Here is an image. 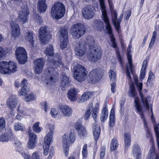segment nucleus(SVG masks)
Wrapping results in <instances>:
<instances>
[{"label": "nucleus", "mask_w": 159, "mask_h": 159, "mask_svg": "<svg viewBox=\"0 0 159 159\" xmlns=\"http://www.w3.org/2000/svg\"><path fill=\"white\" fill-rule=\"evenodd\" d=\"M44 52L46 56H49L48 57V65H53L54 68L50 67L46 69L43 78H44L46 84H52L57 81L58 79L59 75L57 68L62 64L61 58L60 55L58 53L53 57H52L54 54V52L53 46L51 45L48 46Z\"/></svg>", "instance_id": "obj_1"}, {"label": "nucleus", "mask_w": 159, "mask_h": 159, "mask_svg": "<svg viewBox=\"0 0 159 159\" xmlns=\"http://www.w3.org/2000/svg\"><path fill=\"white\" fill-rule=\"evenodd\" d=\"M86 39L87 44L89 48L86 54L87 57L90 61L96 62L101 58L102 51L100 47L94 46L95 42L92 36H88Z\"/></svg>", "instance_id": "obj_2"}, {"label": "nucleus", "mask_w": 159, "mask_h": 159, "mask_svg": "<svg viewBox=\"0 0 159 159\" xmlns=\"http://www.w3.org/2000/svg\"><path fill=\"white\" fill-rule=\"evenodd\" d=\"M129 96L135 98L134 100V107L136 112L141 116V119H144L143 113V111L142 107L140 102L139 98L136 97L137 93L133 85H130V89L128 92Z\"/></svg>", "instance_id": "obj_3"}, {"label": "nucleus", "mask_w": 159, "mask_h": 159, "mask_svg": "<svg viewBox=\"0 0 159 159\" xmlns=\"http://www.w3.org/2000/svg\"><path fill=\"white\" fill-rule=\"evenodd\" d=\"M65 8L64 5L60 2L54 4L52 8L51 14L54 19H59L63 16L65 13Z\"/></svg>", "instance_id": "obj_4"}, {"label": "nucleus", "mask_w": 159, "mask_h": 159, "mask_svg": "<svg viewBox=\"0 0 159 159\" xmlns=\"http://www.w3.org/2000/svg\"><path fill=\"white\" fill-rule=\"evenodd\" d=\"M74 77L79 82L84 80L87 78V72L83 66L77 64L73 68Z\"/></svg>", "instance_id": "obj_5"}, {"label": "nucleus", "mask_w": 159, "mask_h": 159, "mask_svg": "<svg viewBox=\"0 0 159 159\" xmlns=\"http://www.w3.org/2000/svg\"><path fill=\"white\" fill-rule=\"evenodd\" d=\"M16 63L13 61L0 62V73L4 74H10L16 70Z\"/></svg>", "instance_id": "obj_6"}, {"label": "nucleus", "mask_w": 159, "mask_h": 159, "mask_svg": "<svg viewBox=\"0 0 159 159\" xmlns=\"http://www.w3.org/2000/svg\"><path fill=\"white\" fill-rule=\"evenodd\" d=\"M76 136L75 133L71 131L68 137L66 134H64L62 137L63 148L65 155L67 157L68 154L70 143H73L75 140Z\"/></svg>", "instance_id": "obj_7"}, {"label": "nucleus", "mask_w": 159, "mask_h": 159, "mask_svg": "<svg viewBox=\"0 0 159 159\" xmlns=\"http://www.w3.org/2000/svg\"><path fill=\"white\" fill-rule=\"evenodd\" d=\"M70 30L73 37L75 39L83 35L86 32L84 25L81 23L74 25L72 26Z\"/></svg>", "instance_id": "obj_8"}, {"label": "nucleus", "mask_w": 159, "mask_h": 159, "mask_svg": "<svg viewBox=\"0 0 159 159\" xmlns=\"http://www.w3.org/2000/svg\"><path fill=\"white\" fill-rule=\"evenodd\" d=\"M15 54L19 63L21 64H25L27 60L26 51L23 47H19L16 49Z\"/></svg>", "instance_id": "obj_9"}, {"label": "nucleus", "mask_w": 159, "mask_h": 159, "mask_svg": "<svg viewBox=\"0 0 159 159\" xmlns=\"http://www.w3.org/2000/svg\"><path fill=\"white\" fill-rule=\"evenodd\" d=\"M60 33V48L61 49H64L66 48L68 43V29L66 27L61 28Z\"/></svg>", "instance_id": "obj_10"}, {"label": "nucleus", "mask_w": 159, "mask_h": 159, "mask_svg": "<svg viewBox=\"0 0 159 159\" xmlns=\"http://www.w3.org/2000/svg\"><path fill=\"white\" fill-rule=\"evenodd\" d=\"M39 39L41 43L43 45L48 43L51 36L47 30V27L44 26L41 27L39 30Z\"/></svg>", "instance_id": "obj_11"}, {"label": "nucleus", "mask_w": 159, "mask_h": 159, "mask_svg": "<svg viewBox=\"0 0 159 159\" xmlns=\"http://www.w3.org/2000/svg\"><path fill=\"white\" fill-rule=\"evenodd\" d=\"M102 72L98 69H93L89 74V82L92 84L99 81L102 78Z\"/></svg>", "instance_id": "obj_12"}, {"label": "nucleus", "mask_w": 159, "mask_h": 159, "mask_svg": "<svg viewBox=\"0 0 159 159\" xmlns=\"http://www.w3.org/2000/svg\"><path fill=\"white\" fill-rule=\"evenodd\" d=\"M83 17L86 20L93 18L95 15L94 8L92 6L87 5L82 10Z\"/></svg>", "instance_id": "obj_13"}, {"label": "nucleus", "mask_w": 159, "mask_h": 159, "mask_svg": "<svg viewBox=\"0 0 159 159\" xmlns=\"http://www.w3.org/2000/svg\"><path fill=\"white\" fill-rule=\"evenodd\" d=\"M53 134L48 133L44 138L43 148L44 149L43 153L45 156H47L48 155L50 145L53 142Z\"/></svg>", "instance_id": "obj_14"}, {"label": "nucleus", "mask_w": 159, "mask_h": 159, "mask_svg": "<svg viewBox=\"0 0 159 159\" xmlns=\"http://www.w3.org/2000/svg\"><path fill=\"white\" fill-rule=\"evenodd\" d=\"M86 50V44L83 40H81L75 47V54L77 56L82 57L85 53Z\"/></svg>", "instance_id": "obj_15"}, {"label": "nucleus", "mask_w": 159, "mask_h": 159, "mask_svg": "<svg viewBox=\"0 0 159 159\" xmlns=\"http://www.w3.org/2000/svg\"><path fill=\"white\" fill-rule=\"evenodd\" d=\"M131 49L127 48V57L128 61V63L127 64L126 68V72L128 79L130 80H131V77L130 75V72H132V58L131 55L130 53Z\"/></svg>", "instance_id": "obj_16"}, {"label": "nucleus", "mask_w": 159, "mask_h": 159, "mask_svg": "<svg viewBox=\"0 0 159 159\" xmlns=\"http://www.w3.org/2000/svg\"><path fill=\"white\" fill-rule=\"evenodd\" d=\"M34 71L37 74H40L42 71L45 62L42 58L37 59L34 62Z\"/></svg>", "instance_id": "obj_17"}, {"label": "nucleus", "mask_w": 159, "mask_h": 159, "mask_svg": "<svg viewBox=\"0 0 159 159\" xmlns=\"http://www.w3.org/2000/svg\"><path fill=\"white\" fill-rule=\"evenodd\" d=\"M16 19H12L10 23L11 27V34L15 38L18 37L20 35V29L18 25L15 22Z\"/></svg>", "instance_id": "obj_18"}, {"label": "nucleus", "mask_w": 159, "mask_h": 159, "mask_svg": "<svg viewBox=\"0 0 159 159\" xmlns=\"http://www.w3.org/2000/svg\"><path fill=\"white\" fill-rule=\"evenodd\" d=\"M102 12V17L105 24H110L107 17L104 0H99Z\"/></svg>", "instance_id": "obj_19"}, {"label": "nucleus", "mask_w": 159, "mask_h": 159, "mask_svg": "<svg viewBox=\"0 0 159 159\" xmlns=\"http://www.w3.org/2000/svg\"><path fill=\"white\" fill-rule=\"evenodd\" d=\"M142 83H139L138 85V89L140 94L142 102L144 106L146 107L148 109H149V107L148 102L150 98V97L148 96L147 97L145 98L143 97V94L141 92V90L142 89Z\"/></svg>", "instance_id": "obj_20"}, {"label": "nucleus", "mask_w": 159, "mask_h": 159, "mask_svg": "<svg viewBox=\"0 0 159 159\" xmlns=\"http://www.w3.org/2000/svg\"><path fill=\"white\" fill-rule=\"evenodd\" d=\"M30 132V131L29 129V139L28 142V147L30 148L33 149L35 147L37 141V138L36 134L34 133Z\"/></svg>", "instance_id": "obj_21"}, {"label": "nucleus", "mask_w": 159, "mask_h": 159, "mask_svg": "<svg viewBox=\"0 0 159 159\" xmlns=\"http://www.w3.org/2000/svg\"><path fill=\"white\" fill-rule=\"evenodd\" d=\"M2 129H0V134L2 132ZM14 135L11 132L4 133L0 135V142H7L9 140H12V138Z\"/></svg>", "instance_id": "obj_22"}, {"label": "nucleus", "mask_w": 159, "mask_h": 159, "mask_svg": "<svg viewBox=\"0 0 159 159\" xmlns=\"http://www.w3.org/2000/svg\"><path fill=\"white\" fill-rule=\"evenodd\" d=\"M59 107L60 111L64 116H70L72 115V110L70 107L65 105H61Z\"/></svg>", "instance_id": "obj_23"}, {"label": "nucleus", "mask_w": 159, "mask_h": 159, "mask_svg": "<svg viewBox=\"0 0 159 159\" xmlns=\"http://www.w3.org/2000/svg\"><path fill=\"white\" fill-rule=\"evenodd\" d=\"M78 90L76 88H71L67 93L68 99L71 101L76 100L78 98Z\"/></svg>", "instance_id": "obj_24"}, {"label": "nucleus", "mask_w": 159, "mask_h": 159, "mask_svg": "<svg viewBox=\"0 0 159 159\" xmlns=\"http://www.w3.org/2000/svg\"><path fill=\"white\" fill-rule=\"evenodd\" d=\"M27 80L24 79L20 83L21 89L19 91L18 93L19 96L25 95L27 93Z\"/></svg>", "instance_id": "obj_25"}, {"label": "nucleus", "mask_w": 159, "mask_h": 159, "mask_svg": "<svg viewBox=\"0 0 159 159\" xmlns=\"http://www.w3.org/2000/svg\"><path fill=\"white\" fill-rule=\"evenodd\" d=\"M141 148L139 145L136 143L134 144L132 147L133 155L137 159H140L141 158Z\"/></svg>", "instance_id": "obj_26"}, {"label": "nucleus", "mask_w": 159, "mask_h": 159, "mask_svg": "<svg viewBox=\"0 0 159 159\" xmlns=\"http://www.w3.org/2000/svg\"><path fill=\"white\" fill-rule=\"evenodd\" d=\"M25 40L29 42L30 47H34L33 33L31 31H28L24 34Z\"/></svg>", "instance_id": "obj_27"}, {"label": "nucleus", "mask_w": 159, "mask_h": 159, "mask_svg": "<svg viewBox=\"0 0 159 159\" xmlns=\"http://www.w3.org/2000/svg\"><path fill=\"white\" fill-rule=\"evenodd\" d=\"M7 105L10 108H15L17 104V101L16 97L14 96H11L7 100Z\"/></svg>", "instance_id": "obj_28"}, {"label": "nucleus", "mask_w": 159, "mask_h": 159, "mask_svg": "<svg viewBox=\"0 0 159 159\" xmlns=\"http://www.w3.org/2000/svg\"><path fill=\"white\" fill-rule=\"evenodd\" d=\"M24 159H40V155L37 152H34L30 158V156L29 154L25 152H22L20 153Z\"/></svg>", "instance_id": "obj_29"}, {"label": "nucleus", "mask_w": 159, "mask_h": 159, "mask_svg": "<svg viewBox=\"0 0 159 159\" xmlns=\"http://www.w3.org/2000/svg\"><path fill=\"white\" fill-rule=\"evenodd\" d=\"M46 0H39L38 1L37 7L40 13L46 11L47 6L45 3Z\"/></svg>", "instance_id": "obj_30"}, {"label": "nucleus", "mask_w": 159, "mask_h": 159, "mask_svg": "<svg viewBox=\"0 0 159 159\" xmlns=\"http://www.w3.org/2000/svg\"><path fill=\"white\" fill-rule=\"evenodd\" d=\"M62 75L61 86L62 87L63 90H64V88L68 86L70 84V81L69 78L67 77L64 73H62Z\"/></svg>", "instance_id": "obj_31"}, {"label": "nucleus", "mask_w": 159, "mask_h": 159, "mask_svg": "<svg viewBox=\"0 0 159 159\" xmlns=\"http://www.w3.org/2000/svg\"><path fill=\"white\" fill-rule=\"evenodd\" d=\"M108 112L107 106L105 105L103 106V108L102 110L101 114L100 119L102 122L105 121L108 117Z\"/></svg>", "instance_id": "obj_32"}, {"label": "nucleus", "mask_w": 159, "mask_h": 159, "mask_svg": "<svg viewBox=\"0 0 159 159\" xmlns=\"http://www.w3.org/2000/svg\"><path fill=\"white\" fill-rule=\"evenodd\" d=\"M125 142V150L127 149L131 144V137L129 133H125L124 134Z\"/></svg>", "instance_id": "obj_33"}, {"label": "nucleus", "mask_w": 159, "mask_h": 159, "mask_svg": "<svg viewBox=\"0 0 159 159\" xmlns=\"http://www.w3.org/2000/svg\"><path fill=\"white\" fill-rule=\"evenodd\" d=\"M93 112L92 114V116L94 119L95 122H97L98 116V114L99 111V105L98 104H96L95 107L93 109Z\"/></svg>", "instance_id": "obj_34"}, {"label": "nucleus", "mask_w": 159, "mask_h": 159, "mask_svg": "<svg viewBox=\"0 0 159 159\" xmlns=\"http://www.w3.org/2000/svg\"><path fill=\"white\" fill-rule=\"evenodd\" d=\"M115 111L114 109L112 108L111 111V113L110 115V121L109 122V125L111 127H113L115 124Z\"/></svg>", "instance_id": "obj_35"}, {"label": "nucleus", "mask_w": 159, "mask_h": 159, "mask_svg": "<svg viewBox=\"0 0 159 159\" xmlns=\"http://www.w3.org/2000/svg\"><path fill=\"white\" fill-rule=\"evenodd\" d=\"M14 129L16 131H23L25 129V126L21 123H15L14 125Z\"/></svg>", "instance_id": "obj_36"}, {"label": "nucleus", "mask_w": 159, "mask_h": 159, "mask_svg": "<svg viewBox=\"0 0 159 159\" xmlns=\"http://www.w3.org/2000/svg\"><path fill=\"white\" fill-rule=\"evenodd\" d=\"M92 95L91 92H90L84 93L81 96L80 102H83L86 101L89 99V97L91 96Z\"/></svg>", "instance_id": "obj_37"}, {"label": "nucleus", "mask_w": 159, "mask_h": 159, "mask_svg": "<svg viewBox=\"0 0 159 159\" xmlns=\"http://www.w3.org/2000/svg\"><path fill=\"white\" fill-rule=\"evenodd\" d=\"M88 108L84 116V119L86 120H88L90 116L93 109L92 104H89L88 106Z\"/></svg>", "instance_id": "obj_38"}, {"label": "nucleus", "mask_w": 159, "mask_h": 159, "mask_svg": "<svg viewBox=\"0 0 159 159\" xmlns=\"http://www.w3.org/2000/svg\"><path fill=\"white\" fill-rule=\"evenodd\" d=\"M118 144L116 138H114L111 140L110 144V149L113 151L116 149L118 148Z\"/></svg>", "instance_id": "obj_39"}, {"label": "nucleus", "mask_w": 159, "mask_h": 159, "mask_svg": "<svg viewBox=\"0 0 159 159\" xmlns=\"http://www.w3.org/2000/svg\"><path fill=\"white\" fill-rule=\"evenodd\" d=\"M95 26L97 30L101 31L104 30V26L103 22L100 20H98L95 21Z\"/></svg>", "instance_id": "obj_40"}, {"label": "nucleus", "mask_w": 159, "mask_h": 159, "mask_svg": "<svg viewBox=\"0 0 159 159\" xmlns=\"http://www.w3.org/2000/svg\"><path fill=\"white\" fill-rule=\"evenodd\" d=\"M78 135L79 137L81 139H84L87 135V132L85 128H83L81 130H79L77 131Z\"/></svg>", "instance_id": "obj_41"}, {"label": "nucleus", "mask_w": 159, "mask_h": 159, "mask_svg": "<svg viewBox=\"0 0 159 159\" xmlns=\"http://www.w3.org/2000/svg\"><path fill=\"white\" fill-rule=\"evenodd\" d=\"M36 98L35 95L32 93H31L26 95L24 100L26 102H29L34 100Z\"/></svg>", "instance_id": "obj_42"}, {"label": "nucleus", "mask_w": 159, "mask_h": 159, "mask_svg": "<svg viewBox=\"0 0 159 159\" xmlns=\"http://www.w3.org/2000/svg\"><path fill=\"white\" fill-rule=\"evenodd\" d=\"M100 132V129L99 127H97V128L94 129L93 134L94 139L96 141H97L99 138V135Z\"/></svg>", "instance_id": "obj_43"}, {"label": "nucleus", "mask_w": 159, "mask_h": 159, "mask_svg": "<svg viewBox=\"0 0 159 159\" xmlns=\"http://www.w3.org/2000/svg\"><path fill=\"white\" fill-rule=\"evenodd\" d=\"M39 122H37L33 125V128L34 131L36 133H39L40 132L42 129L41 127L39 126Z\"/></svg>", "instance_id": "obj_44"}, {"label": "nucleus", "mask_w": 159, "mask_h": 159, "mask_svg": "<svg viewBox=\"0 0 159 159\" xmlns=\"http://www.w3.org/2000/svg\"><path fill=\"white\" fill-rule=\"evenodd\" d=\"M108 75L111 81H114L116 76V74L115 72L111 69L110 70L108 71Z\"/></svg>", "instance_id": "obj_45"}, {"label": "nucleus", "mask_w": 159, "mask_h": 159, "mask_svg": "<svg viewBox=\"0 0 159 159\" xmlns=\"http://www.w3.org/2000/svg\"><path fill=\"white\" fill-rule=\"evenodd\" d=\"M123 14H121L120 16L119 19L117 20V23L116 24L117 25H116V30L118 33H119L120 32V22L123 18Z\"/></svg>", "instance_id": "obj_46"}, {"label": "nucleus", "mask_w": 159, "mask_h": 159, "mask_svg": "<svg viewBox=\"0 0 159 159\" xmlns=\"http://www.w3.org/2000/svg\"><path fill=\"white\" fill-rule=\"evenodd\" d=\"M47 126L50 130L48 133L53 135V132L54 131V125L52 124H47Z\"/></svg>", "instance_id": "obj_47"}, {"label": "nucleus", "mask_w": 159, "mask_h": 159, "mask_svg": "<svg viewBox=\"0 0 159 159\" xmlns=\"http://www.w3.org/2000/svg\"><path fill=\"white\" fill-rule=\"evenodd\" d=\"M113 14L112 20L115 28L116 29V25L117 23V21L116 20L117 17V15L116 12L115 11H113Z\"/></svg>", "instance_id": "obj_48"}, {"label": "nucleus", "mask_w": 159, "mask_h": 159, "mask_svg": "<svg viewBox=\"0 0 159 159\" xmlns=\"http://www.w3.org/2000/svg\"><path fill=\"white\" fill-rule=\"evenodd\" d=\"M87 144H85L82 150V156L83 157L86 158L88 154L87 150Z\"/></svg>", "instance_id": "obj_49"}, {"label": "nucleus", "mask_w": 159, "mask_h": 159, "mask_svg": "<svg viewBox=\"0 0 159 159\" xmlns=\"http://www.w3.org/2000/svg\"><path fill=\"white\" fill-rule=\"evenodd\" d=\"M155 78V75L152 71H149L148 75V79L147 82L148 83H150Z\"/></svg>", "instance_id": "obj_50"}, {"label": "nucleus", "mask_w": 159, "mask_h": 159, "mask_svg": "<svg viewBox=\"0 0 159 159\" xmlns=\"http://www.w3.org/2000/svg\"><path fill=\"white\" fill-rule=\"evenodd\" d=\"M6 126V121L4 118L2 117H0V129L4 128Z\"/></svg>", "instance_id": "obj_51"}, {"label": "nucleus", "mask_w": 159, "mask_h": 159, "mask_svg": "<svg viewBox=\"0 0 159 159\" xmlns=\"http://www.w3.org/2000/svg\"><path fill=\"white\" fill-rule=\"evenodd\" d=\"M75 129L78 131L79 130H81L83 128H85L82 126L81 123L80 122L78 121L75 124Z\"/></svg>", "instance_id": "obj_52"}, {"label": "nucleus", "mask_w": 159, "mask_h": 159, "mask_svg": "<svg viewBox=\"0 0 159 159\" xmlns=\"http://www.w3.org/2000/svg\"><path fill=\"white\" fill-rule=\"evenodd\" d=\"M54 149L53 148H51L49 151V155L47 159H51L54 154Z\"/></svg>", "instance_id": "obj_53"}, {"label": "nucleus", "mask_w": 159, "mask_h": 159, "mask_svg": "<svg viewBox=\"0 0 159 159\" xmlns=\"http://www.w3.org/2000/svg\"><path fill=\"white\" fill-rule=\"evenodd\" d=\"M105 147L102 146L101 147L100 153V157H103L105 155Z\"/></svg>", "instance_id": "obj_54"}, {"label": "nucleus", "mask_w": 159, "mask_h": 159, "mask_svg": "<svg viewBox=\"0 0 159 159\" xmlns=\"http://www.w3.org/2000/svg\"><path fill=\"white\" fill-rule=\"evenodd\" d=\"M51 114L52 116L55 117L58 114V112L55 108H52L51 110Z\"/></svg>", "instance_id": "obj_55"}, {"label": "nucleus", "mask_w": 159, "mask_h": 159, "mask_svg": "<svg viewBox=\"0 0 159 159\" xmlns=\"http://www.w3.org/2000/svg\"><path fill=\"white\" fill-rule=\"evenodd\" d=\"M47 103L46 101H44L41 103L42 108L43 109L45 112L47 111Z\"/></svg>", "instance_id": "obj_56"}, {"label": "nucleus", "mask_w": 159, "mask_h": 159, "mask_svg": "<svg viewBox=\"0 0 159 159\" xmlns=\"http://www.w3.org/2000/svg\"><path fill=\"white\" fill-rule=\"evenodd\" d=\"M35 16V19L37 20L38 23L41 24L42 22V18L38 14H34Z\"/></svg>", "instance_id": "obj_57"}, {"label": "nucleus", "mask_w": 159, "mask_h": 159, "mask_svg": "<svg viewBox=\"0 0 159 159\" xmlns=\"http://www.w3.org/2000/svg\"><path fill=\"white\" fill-rule=\"evenodd\" d=\"M116 84L115 82L112 83L111 84V90L112 93H114L116 91Z\"/></svg>", "instance_id": "obj_58"}, {"label": "nucleus", "mask_w": 159, "mask_h": 159, "mask_svg": "<svg viewBox=\"0 0 159 159\" xmlns=\"http://www.w3.org/2000/svg\"><path fill=\"white\" fill-rule=\"evenodd\" d=\"M146 72V71L145 70L141 69L140 77L141 79H143L144 78Z\"/></svg>", "instance_id": "obj_59"}, {"label": "nucleus", "mask_w": 159, "mask_h": 159, "mask_svg": "<svg viewBox=\"0 0 159 159\" xmlns=\"http://www.w3.org/2000/svg\"><path fill=\"white\" fill-rule=\"evenodd\" d=\"M126 15L125 16V19L127 20L129 19L131 15V12L130 11H127L125 12Z\"/></svg>", "instance_id": "obj_60"}, {"label": "nucleus", "mask_w": 159, "mask_h": 159, "mask_svg": "<svg viewBox=\"0 0 159 159\" xmlns=\"http://www.w3.org/2000/svg\"><path fill=\"white\" fill-rule=\"evenodd\" d=\"M111 11H113L114 6L111 0H107Z\"/></svg>", "instance_id": "obj_61"}, {"label": "nucleus", "mask_w": 159, "mask_h": 159, "mask_svg": "<svg viewBox=\"0 0 159 159\" xmlns=\"http://www.w3.org/2000/svg\"><path fill=\"white\" fill-rule=\"evenodd\" d=\"M148 64V61L147 60H145L143 63L142 66V67L141 69L145 70Z\"/></svg>", "instance_id": "obj_62"}, {"label": "nucleus", "mask_w": 159, "mask_h": 159, "mask_svg": "<svg viewBox=\"0 0 159 159\" xmlns=\"http://www.w3.org/2000/svg\"><path fill=\"white\" fill-rule=\"evenodd\" d=\"M14 144L15 147H20L21 145V143L18 140H16L15 141Z\"/></svg>", "instance_id": "obj_63"}, {"label": "nucleus", "mask_w": 159, "mask_h": 159, "mask_svg": "<svg viewBox=\"0 0 159 159\" xmlns=\"http://www.w3.org/2000/svg\"><path fill=\"white\" fill-rule=\"evenodd\" d=\"M5 54L4 49L0 47V57H2Z\"/></svg>", "instance_id": "obj_64"}]
</instances>
